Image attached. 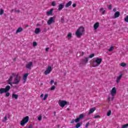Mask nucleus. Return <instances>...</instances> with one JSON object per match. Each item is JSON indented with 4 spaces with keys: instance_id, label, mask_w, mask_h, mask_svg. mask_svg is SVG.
I'll list each match as a JSON object with an SVG mask.
<instances>
[{
    "instance_id": "25",
    "label": "nucleus",
    "mask_w": 128,
    "mask_h": 128,
    "mask_svg": "<svg viewBox=\"0 0 128 128\" xmlns=\"http://www.w3.org/2000/svg\"><path fill=\"white\" fill-rule=\"evenodd\" d=\"M114 46H111L109 49H108V52H112L114 50Z\"/></svg>"
},
{
    "instance_id": "8",
    "label": "nucleus",
    "mask_w": 128,
    "mask_h": 128,
    "mask_svg": "<svg viewBox=\"0 0 128 128\" xmlns=\"http://www.w3.org/2000/svg\"><path fill=\"white\" fill-rule=\"evenodd\" d=\"M56 20V18L55 17H50L48 21L47 22V24L48 26H50V24H54V22H56L55 21Z\"/></svg>"
},
{
    "instance_id": "54",
    "label": "nucleus",
    "mask_w": 128,
    "mask_h": 128,
    "mask_svg": "<svg viewBox=\"0 0 128 128\" xmlns=\"http://www.w3.org/2000/svg\"><path fill=\"white\" fill-rule=\"evenodd\" d=\"M61 22H64V18H61Z\"/></svg>"
},
{
    "instance_id": "56",
    "label": "nucleus",
    "mask_w": 128,
    "mask_h": 128,
    "mask_svg": "<svg viewBox=\"0 0 128 128\" xmlns=\"http://www.w3.org/2000/svg\"><path fill=\"white\" fill-rule=\"evenodd\" d=\"M108 100H110V98H108Z\"/></svg>"
},
{
    "instance_id": "26",
    "label": "nucleus",
    "mask_w": 128,
    "mask_h": 128,
    "mask_svg": "<svg viewBox=\"0 0 128 128\" xmlns=\"http://www.w3.org/2000/svg\"><path fill=\"white\" fill-rule=\"evenodd\" d=\"M67 38L68 40H70V38H72V33L70 32L68 33Z\"/></svg>"
},
{
    "instance_id": "46",
    "label": "nucleus",
    "mask_w": 128,
    "mask_h": 128,
    "mask_svg": "<svg viewBox=\"0 0 128 128\" xmlns=\"http://www.w3.org/2000/svg\"><path fill=\"white\" fill-rule=\"evenodd\" d=\"M84 52H80V56H84Z\"/></svg>"
},
{
    "instance_id": "52",
    "label": "nucleus",
    "mask_w": 128,
    "mask_h": 128,
    "mask_svg": "<svg viewBox=\"0 0 128 128\" xmlns=\"http://www.w3.org/2000/svg\"><path fill=\"white\" fill-rule=\"evenodd\" d=\"M28 128H32V126L30 125Z\"/></svg>"
},
{
    "instance_id": "7",
    "label": "nucleus",
    "mask_w": 128,
    "mask_h": 128,
    "mask_svg": "<svg viewBox=\"0 0 128 128\" xmlns=\"http://www.w3.org/2000/svg\"><path fill=\"white\" fill-rule=\"evenodd\" d=\"M58 104L61 108H64V106L68 104V102L66 100H60Z\"/></svg>"
},
{
    "instance_id": "32",
    "label": "nucleus",
    "mask_w": 128,
    "mask_h": 128,
    "mask_svg": "<svg viewBox=\"0 0 128 128\" xmlns=\"http://www.w3.org/2000/svg\"><path fill=\"white\" fill-rule=\"evenodd\" d=\"M52 6H56V2H52Z\"/></svg>"
},
{
    "instance_id": "3",
    "label": "nucleus",
    "mask_w": 128,
    "mask_h": 128,
    "mask_svg": "<svg viewBox=\"0 0 128 128\" xmlns=\"http://www.w3.org/2000/svg\"><path fill=\"white\" fill-rule=\"evenodd\" d=\"M84 32H86V30H84V28L82 26H81L77 29L75 32V34L77 38H82L84 34Z\"/></svg>"
},
{
    "instance_id": "55",
    "label": "nucleus",
    "mask_w": 128,
    "mask_h": 128,
    "mask_svg": "<svg viewBox=\"0 0 128 128\" xmlns=\"http://www.w3.org/2000/svg\"><path fill=\"white\" fill-rule=\"evenodd\" d=\"M54 84L55 86H56V82H55L54 83Z\"/></svg>"
},
{
    "instance_id": "24",
    "label": "nucleus",
    "mask_w": 128,
    "mask_h": 128,
    "mask_svg": "<svg viewBox=\"0 0 128 128\" xmlns=\"http://www.w3.org/2000/svg\"><path fill=\"white\" fill-rule=\"evenodd\" d=\"M8 120V116H5L4 118L2 120V122H6V121Z\"/></svg>"
},
{
    "instance_id": "22",
    "label": "nucleus",
    "mask_w": 128,
    "mask_h": 128,
    "mask_svg": "<svg viewBox=\"0 0 128 128\" xmlns=\"http://www.w3.org/2000/svg\"><path fill=\"white\" fill-rule=\"evenodd\" d=\"M12 98H15V100H18V95L13 94H12Z\"/></svg>"
},
{
    "instance_id": "36",
    "label": "nucleus",
    "mask_w": 128,
    "mask_h": 128,
    "mask_svg": "<svg viewBox=\"0 0 128 128\" xmlns=\"http://www.w3.org/2000/svg\"><path fill=\"white\" fill-rule=\"evenodd\" d=\"M80 120V119L78 118L75 120V122H78Z\"/></svg>"
},
{
    "instance_id": "42",
    "label": "nucleus",
    "mask_w": 128,
    "mask_h": 128,
    "mask_svg": "<svg viewBox=\"0 0 128 128\" xmlns=\"http://www.w3.org/2000/svg\"><path fill=\"white\" fill-rule=\"evenodd\" d=\"M42 116L40 115V116L38 117V120H40V121L42 120Z\"/></svg>"
},
{
    "instance_id": "2",
    "label": "nucleus",
    "mask_w": 128,
    "mask_h": 128,
    "mask_svg": "<svg viewBox=\"0 0 128 128\" xmlns=\"http://www.w3.org/2000/svg\"><path fill=\"white\" fill-rule=\"evenodd\" d=\"M102 58L96 57L92 59L90 64L92 68H97V66H98L102 64Z\"/></svg>"
},
{
    "instance_id": "4",
    "label": "nucleus",
    "mask_w": 128,
    "mask_h": 128,
    "mask_svg": "<svg viewBox=\"0 0 128 128\" xmlns=\"http://www.w3.org/2000/svg\"><path fill=\"white\" fill-rule=\"evenodd\" d=\"M30 118L28 116L24 118L20 122V126H24V125L26 124H28V122Z\"/></svg>"
},
{
    "instance_id": "20",
    "label": "nucleus",
    "mask_w": 128,
    "mask_h": 128,
    "mask_svg": "<svg viewBox=\"0 0 128 128\" xmlns=\"http://www.w3.org/2000/svg\"><path fill=\"white\" fill-rule=\"evenodd\" d=\"M23 30V29L22 28H18L17 30H16V34H18V32H22Z\"/></svg>"
},
{
    "instance_id": "53",
    "label": "nucleus",
    "mask_w": 128,
    "mask_h": 128,
    "mask_svg": "<svg viewBox=\"0 0 128 128\" xmlns=\"http://www.w3.org/2000/svg\"><path fill=\"white\" fill-rule=\"evenodd\" d=\"M113 12H116V9L114 8L113 9Z\"/></svg>"
},
{
    "instance_id": "17",
    "label": "nucleus",
    "mask_w": 128,
    "mask_h": 128,
    "mask_svg": "<svg viewBox=\"0 0 128 128\" xmlns=\"http://www.w3.org/2000/svg\"><path fill=\"white\" fill-rule=\"evenodd\" d=\"M120 14V12H118V11L116 12L114 15V18H119Z\"/></svg>"
},
{
    "instance_id": "30",
    "label": "nucleus",
    "mask_w": 128,
    "mask_h": 128,
    "mask_svg": "<svg viewBox=\"0 0 128 128\" xmlns=\"http://www.w3.org/2000/svg\"><path fill=\"white\" fill-rule=\"evenodd\" d=\"M48 94H46L44 96V98H43L44 100H46V98H48Z\"/></svg>"
},
{
    "instance_id": "29",
    "label": "nucleus",
    "mask_w": 128,
    "mask_h": 128,
    "mask_svg": "<svg viewBox=\"0 0 128 128\" xmlns=\"http://www.w3.org/2000/svg\"><path fill=\"white\" fill-rule=\"evenodd\" d=\"M84 114H80V116H79V117L78 118H80V120H82V118H84Z\"/></svg>"
},
{
    "instance_id": "34",
    "label": "nucleus",
    "mask_w": 128,
    "mask_h": 128,
    "mask_svg": "<svg viewBox=\"0 0 128 128\" xmlns=\"http://www.w3.org/2000/svg\"><path fill=\"white\" fill-rule=\"evenodd\" d=\"M128 128V124H126L122 126V128Z\"/></svg>"
},
{
    "instance_id": "6",
    "label": "nucleus",
    "mask_w": 128,
    "mask_h": 128,
    "mask_svg": "<svg viewBox=\"0 0 128 128\" xmlns=\"http://www.w3.org/2000/svg\"><path fill=\"white\" fill-rule=\"evenodd\" d=\"M116 87H114L110 91V94L112 96V98H111L112 100H114V96H116Z\"/></svg>"
},
{
    "instance_id": "10",
    "label": "nucleus",
    "mask_w": 128,
    "mask_h": 128,
    "mask_svg": "<svg viewBox=\"0 0 128 128\" xmlns=\"http://www.w3.org/2000/svg\"><path fill=\"white\" fill-rule=\"evenodd\" d=\"M32 66H34V64H32V62H30L27 64H26V68L28 70H31Z\"/></svg>"
},
{
    "instance_id": "27",
    "label": "nucleus",
    "mask_w": 128,
    "mask_h": 128,
    "mask_svg": "<svg viewBox=\"0 0 128 128\" xmlns=\"http://www.w3.org/2000/svg\"><path fill=\"white\" fill-rule=\"evenodd\" d=\"M120 66L123 68H124V66H126V64L124 62H122L120 64Z\"/></svg>"
},
{
    "instance_id": "43",
    "label": "nucleus",
    "mask_w": 128,
    "mask_h": 128,
    "mask_svg": "<svg viewBox=\"0 0 128 128\" xmlns=\"http://www.w3.org/2000/svg\"><path fill=\"white\" fill-rule=\"evenodd\" d=\"M54 83V80H51V81L50 82V84H53Z\"/></svg>"
},
{
    "instance_id": "19",
    "label": "nucleus",
    "mask_w": 128,
    "mask_h": 128,
    "mask_svg": "<svg viewBox=\"0 0 128 128\" xmlns=\"http://www.w3.org/2000/svg\"><path fill=\"white\" fill-rule=\"evenodd\" d=\"M72 1L68 2L66 5V8H68V6H72Z\"/></svg>"
},
{
    "instance_id": "37",
    "label": "nucleus",
    "mask_w": 128,
    "mask_h": 128,
    "mask_svg": "<svg viewBox=\"0 0 128 128\" xmlns=\"http://www.w3.org/2000/svg\"><path fill=\"white\" fill-rule=\"evenodd\" d=\"M2 14H4V10L2 9L0 10V15L2 16Z\"/></svg>"
},
{
    "instance_id": "57",
    "label": "nucleus",
    "mask_w": 128,
    "mask_h": 128,
    "mask_svg": "<svg viewBox=\"0 0 128 128\" xmlns=\"http://www.w3.org/2000/svg\"><path fill=\"white\" fill-rule=\"evenodd\" d=\"M14 60H16V58H14Z\"/></svg>"
},
{
    "instance_id": "1",
    "label": "nucleus",
    "mask_w": 128,
    "mask_h": 128,
    "mask_svg": "<svg viewBox=\"0 0 128 128\" xmlns=\"http://www.w3.org/2000/svg\"><path fill=\"white\" fill-rule=\"evenodd\" d=\"M20 82V73L18 72L12 73L9 79L8 80V82L10 86L18 84Z\"/></svg>"
},
{
    "instance_id": "50",
    "label": "nucleus",
    "mask_w": 128,
    "mask_h": 128,
    "mask_svg": "<svg viewBox=\"0 0 128 128\" xmlns=\"http://www.w3.org/2000/svg\"><path fill=\"white\" fill-rule=\"evenodd\" d=\"M50 50V48H46V52H48V50Z\"/></svg>"
},
{
    "instance_id": "39",
    "label": "nucleus",
    "mask_w": 128,
    "mask_h": 128,
    "mask_svg": "<svg viewBox=\"0 0 128 128\" xmlns=\"http://www.w3.org/2000/svg\"><path fill=\"white\" fill-rule=\"evenodd\" d=\"M38 46V43L36 42H33V46Z\"/></svg>"
},
{
    "instance_id": "14",
    "label": "nucleus",
    "mask_w": 128,
    "mask_h": 128,
    "mask_svg": "<svg viewBox=\"0 0 128 128\" xmlns=\"http://www.w3.org/2000/svg\"><path fill=\"white\" fill-rule=\"evenodd\" d=\"M99 27L100 23L98 22L95 23L94 25V30H98V28Z\"/></svg>"
},
{
    "instance_id": "44",
    "label": "nucleus",
    "mask_w": 128,
    "mask_h": 128,
    "mask_svg": "<svg viewBox=\"0 0 128 128\" xmlns=\"http://www.w3.org/2000/svg\"><path fill=\"white\" fill-rule=\"evenodd\" d=\"M108 10H111L112 8V5H109L108 6Z\"/></svg>"
},
{
    "instance_id": "47",
    "label": "nucleus",
    "mask_w": 128,
    "mask_h": 128,
    "mask_svg": "<svg viewBox=\"0 0 128 128\" xmlns=\"http://www.w3.org/2000/svg\"><path fill=\"white\" fill-rule=\"evenodd\" d=\"M15 12H16L17 14L20 13V10H15Z\"/></svg>"
},
{
    "instance_id": "48",
    "label": "nucleus",
    "mask_w": 128,
    "mask_h": 128,
    "mask_svg": "<svg viewBox=\"0 0 128 128\" xmlns=\"http://www.w3.org/2000/svg\"><path fill=\"white\" fill-rule=\"evenodd\" d=\"M74 122H76L75 120H74V119H72V121L70 122V124H74Z\"/></svg>"
},
{
    "instance_id": "16",
    "label": "nucleus",
    "mask_w": 128,
    "mask_h": 128,
    "mask_svg": "<svg viewBox=\"0 0 128 128\" xmlns=\"http://www.w3.org/2000/svg\"><path fill=\"white\" fill-rule=\"evenodd\" d=\"M64 8V4H60L58 8V10H59V12H60V10H62Z\"/></svg>"
},
{
    "instance_id": "21",
    "label": "nucleus",
    "mask_w": 128,
    "mask_h": 128,
    "mask_svg": "<svg viewBox=\"0 0 128 128\" xmlns=\"http://www.w3.org/2000/svg\"><path fill=\"white\" fill-rule=\"evenodd\" d=\"M94 110H96V108H93L90 109L89 110L88 114H92V112H94Z\"/></svg>"
},
{
    "instance_id": "9",
    "label": "nucleus",
    "mask_w": 128,
    "mask_h": 128,
    "mask_svg": "<svg viewBox=\"0 0 128 128\" xmlns=\"http://www.w3.org/2000/svg\"><path fill=\"white\" fill-rule=\"evenodd\" d=\"M52 70V68L50 66H48L46 70L44 71V74L46 76H48L49 74H50V72Z\"/></svg>"
},
{
    "instance_id": "23",
    "label": "nucleus",
    "mask_w": 128,
    "mask_h": 128,
    "mask_svg": "<svg viewBox=\"0 0 128 128\" xmlns=\"http://www.w3.org/2000/svg\"><path fill=\"white\" fill-rule=\"evenodd\" d=\"M100 12H101V14H104V12H106V10H104V8H101L100 10Z\"/></svg>"
},
{
    "instance_id": "13",
    "label": "nucleus",
    "mask_w": 128,
    "mask_h": 128,
    "mask_svg": "<svg viewBox=\"0 0 128 128\" xmlns=\"http://www.w3.org/2000/svg\"><path fill=\"white\" fill-rule=\"evenodd\" d=\"M122 74L116 77V84H118V82H120V80H122Z\"/></svg>"
},
{
    "instance_id": "15",
    "label": "nucleus",
    "mask_w": 128,
    "mask_h": 128,
    "mask_svg": "<svg viewBox=\"0 0 128 128\" xmlns=\"http://www.w3.org/2000/svg\"><path fill=\"white\" fill-rule=\"evenodd\" d=\"M30 74L28 73H26L24 74L23 76V80H24V82H26V78H28V76Z\"/></svg>"
},
{
    "instance_id": "28",
    "label": "nucleus",
    "mask_w": 128,
    "mask_h": 128,
    "mask_svg": "<svg viewBox=\"0 0 128 128\" xmlns=\"http://www.w3.org/2000/svg\"><path fill=\"white\" fill-rule=\"evenodd\" d=\"M110 114H112V110H109L107 112V116H110Z\"/></svg>"
},
{
    "instance_id": "31",
    "label": "nucleus",
    "mask_w": 128,
    "mask_h": 128,
    "mask_svg": "<svg viewBox=\"0 0 128 128\" xmlns=\"http://www.w3.org/2000/svg\"><path fill=\"white\" fill-rule=\"evenodd\" d=\"M80 127V123H78L75 126V128H78Z\"/></svg>"
},
{
    "instance_id": "11",
    "label": "nucleus",
    "mask_w": 128,
    "mask_h": 128,
    "mask_svg": "<svg viewBox=\"0 0 128 128\" xmlns=\"http://www.w3.org/2000/svg\"><path fill=\"white\" fill-rule=\"evenodd\" d=\"M88 62V58L86 57L84 59H82L81 60V64H86Z\"/></svg>"
},
{
    "instance_id": "45",
    "label": "nucleus",
    "mask_w": 128,
    "mask_h": 128,
    "mask_svg": "<svg viewBox=\"0 0 128 128\" xmlns=\"http://www.w3.org/2000/svg\"><path fill=\"white\" fill-rule=\"evenodd\" d=\"M90 126V122H88L86 124V128H88V126Z\"/></svg>"
},
{
    "instance_id": "33",
    "label": "nucleus",
    "mask_w": 128,
    "mask_h": 128,
    "mask_svg": "<svg viewBox=\"0 0 128 128\" xmlns=\"http://www.w3.org/2000/svg\"><path fill=\"white\" fill-rule=\"evenodd\" d=\"M94 54H91L89 56L90 58H94Z\"/></svg>"
},
{
    "instance_id": "12",
    "label": "nucleus",
    "mask_w": 128,
    "mask_h": 128,
    "mask_svg": "<svg viewBox=\"0 0 128 128\" xmlns=\"http://www.w3.org/2000/svg\"><path fill=\"white\" fill-rule=\"evenodd\" d=\"M52 12H54V8H51L50 10L46 12V14L48 16H50L53 15Z\"/></svg>"
},
{
    "instance_id": "35",
    "label": "nucleus",
    "mask_w": 128,
    "mask_h": 128,
    "mask_svg": "<svg viewBox=\"0 0 128 128\" xmlns=\"http://www.w3.org/2000/svg\"><path fill=\"white\" fill-rule=\"evenodd\" d=\"M50 90H56V86H52L51 87Z\"/></svg>"
},
{
    "instance_id": "5",
    "label": "nucleus",
    "mask_w": 128,
    "mask_h": 128,
    "mask_svg": "<svg viewBox=\"0 0 128 128\" xmlns=\"http://www.w3.org/2000/svg\"><path fill=\"white\" fill-rule=\"evenodd\" d=\"M10 90V86H7L5 88H0V94H2L5 92H8Z\"/></svg>"
},
{
    "instance_id": "38",
    "label": "nucleus",
    "mask_w": 128,
    "mask_h": 128,
    "mask_svg": "<svg viewBox=\"0 0 128 128\" xmlns=\"http://www.w3.org/2000/svg\"><path fill=\"white\" fill-rule=\"evenodd\" d=\"M124 20L126 22H128V15L124 18Z\"/></svg>"
},
{
    "instance_id": "41",
    "label": "nucleus",
    "mask_w": 128,
    "mask_h": 128,
    "mask_svg": "<svg viewBox=\"0 0 128 128\" xmlns=\"http://www.w3.org/2000/svg\"><path fill=\"white\" fill-rule=\"evenodd\" d=\"M5 94H6V97L10 96V92H5Z\"/></svg>"
},
{
    "instance_id": "40",
    "label": "nucleus",
    "mask_w": 128,
    "mask_h": 128,
    "mask_svg": "<svg viewBox=\"0 0 128 128\" xmlns=\"http://www.w3.org/2000/svg\"><path fill=\"white\" fill-rule=\"evenodd\" d=\"M100 118V116L98 115H96L94 116V118Z\"/></svg>"
},
{
    "instance_id": "51",
    "label": "nucleus",
    "mask_w": 128,
    "mask_h": 128,
    "mask_svg": "<svg viewBox=\"0 0 128 128\" xmlns=\"http://www.w3.org/2000/svg\"><path fill=\"white\" fill-rule=\"evenodd\" d=\"M40 98H44V94H42L40 96Z\"/></svg>"
},
{
    "instance_id": "18",
    "label": "nucleus",
    "mask_w": 128,
    "mask_h": 128,
    "mask_svg": "<svg viewBox=\"0 0 128 128\" xmlns=\"http://www.w3.org/2000/svg\"><path fill=\"white\" fill-rule=\"evenodd\" d=\"M34 32L36 34H40V28H36Z\"/></svg>"
},
{
    "instance_id": "49",
    "label": "nucleus",
    "mask_w": 128,
    "mask_h": 128,
    "mask_svg": "<svg viewBox=\"0 0 128 128\" xmlns=\"http://www.w3.org/2000/svg\"><path fill=\"white\" fill-rule=\"evenodd\" d=\"M72 6H73V8H76V4H72Z\"/></svg>"
}]
</instances>
